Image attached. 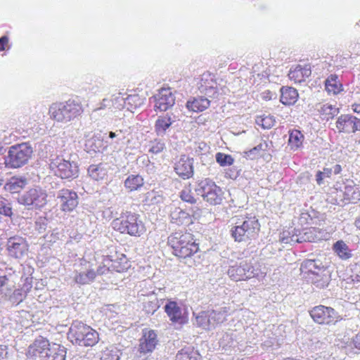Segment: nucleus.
I'll use <instances>...</instances> for the list:
<instances>
[{
	"label": "nucleus",
	"mask_w": 360,
	"mask_h": 360,
	"mask_svg": "<svg viewBox=\"0 0 360 360\" xmlns=\"http://www.w3.org/2000/svg\"><path fill=\"white\" fill-rule=\"evenodd\" d=\"M198 250V245L196 243L188 244L187 246H181L177 249L174 250L175 255L181 257L186 258L196 253Z\"/></svg>",
	"instance_id": "40"
},
{
	"label": "nucleus",
	"mask_w": 360,
	"mask_h": 360,
	"mask_svg": "<svg viewBox=\"0 0 360 360\" xmlns=\"http://www.w3.org/2000/svg\"><path fill=\"white\" fill-rule=\"evenodd\" d=\"M68 336L73 345L81 347H92L98 341V333L79 321H73Z\"/></svg>",
	"instance_id": "4"
},
{
	"label": "nucleus",
	"mask_w": 360,
	"mask_h": 360,
	"mask_svg": "<svg viewBox=\"0 0 360 360\" xmlns=\"http://www.w3.org/2000/svg\"><path fill=\"white\" fill-rule=\"evenodd\" d=\"M18 202L28 209H39L47 203V194L40 188H31L18 198Z\"/></svg>",
	"instance_id": "10"
},
{
	"label": "nucleus",
	"mask_w": 360,
	"mask_h": 360,
	"mask_svg": "<svg viewBox=\"0 0 360 360\" xmlns=\"http://www.w3.org/2000/svg\"><path fill=\"white\" fill-rule=\"evenodd\" d=\"M25 297L26 295L21 289H16L13 291L12 295L9 296L8 299L13 304H19Z\"/></svg>",
	"instance_id": "50"
},
{
	"label": "nucleus",
	"mask_w": 360,
	"mask_h": 360,
	"mask_svg": "<svg viewBox=\"0 0 360 360\" xmlns=\"http://www.w3.org/2000/svg\"><path fill=\"white\" fill-rule=\"evenodd\" d=\"M96 277V273L93 269H89L86 271L80 272L75 275V281L77 283L81 285L89 284L92 282Z\"/></svg>",
	"instance_id": "42"
},
{
	"label": "nucleus",
	"mask_w": 360,
	"mask_h": 360,
	"mask_svg": "<svg viewBox=\"0 0 360 360\" xmlns=\"http://www.w3.org/2000/svg\"><path fill=\"white\" fill-rule=\"evenodd\" d=\"M210 105V101L208 98L199 96L189 100L186 103V108L193 112H202L206 110Z\"/></svg>",
	"instance_id": "26"
},
{
	"label": "nucleus",
	"mask_w": 360,
	"mask_h": 360,
	"mask_svg": "<svg viewBox=\"0 0 360 360\" xmlns=\"http://www.w3.org/2000/svg\"><path fill=\"white\" fill-rule=\"evenodd\" d=\"M168 243L173 250L181 246H187L188 244L195 243L193 241L192 235L189 233L176 232L168 238Z\"/></svg>",
	"instance_id": "19"
},
{
	"label": "nucleus",
	"mask_w": 360,
	"mask_h": 360,
	"mask_svg": "<svg viewBox=\"0 0 360 360\" xmlns=\"http://www.w3.org/2000/svg\"><path fill=\"white\" fill-rule=\"evenodd\" d=\"M6 250L10 257L21 259L27 254L28 245L22 237L13 236L8 239Z\"/></svg>",
	"instance_id": "13"
},
{
	"label": "nucleus",
	"mask_w": 360,
	"mask_h": 360,
	"mask_svg": "<svg viewBox=\"0 0 360 360\" xmlns=\"http://www.w3.org/2000/svg\"><path fill=\"white\" fill-rule=\"evenodd\" d=\"M264 146H266V144L264 143V144L260 143V144L257 145V146H255V148H253L252 149H251L249 151V154H250L249 155L257 153L260 150H264Z\"/></svg>",
	"instance_id": "61"
},
{
	"label": "nucleus",
	"mask_w": 360,
	"mask_h": 360,
	"mask_svg": "<svg viewBox=\"0 0 360 360\" xmlns=\"http://www.w3.org/2000/svg\"><path fill=\"white\" fill-rule=\"evenodd\" d=\"M175 360H202L200 355L193 348L186 347L179 351Z\"/></svg>",
	"instance_id": "37"
},
{
	"label": "nucleus",
	"mask_w": 360,
	"mask_h": 360,
	"mask_svg": "<svg viewBox=\"0 0 360 360\" xmlns=\"http://www.w3.org/2000/svg\"><path fill=\"white\" fill-rule=\"evenodd\" d=\"M332 170L329 169H324L323 172L319 171L316 175V181L319 185H321L325 177H329Z\"/></svg>",
	"instance_id": "55"
},
{
	"label": "nucleus",
	"mask_w": 360,
	"mask_h": 360,
	"mask_svg": "<svg viewBox=\"0 0 360 360\" xmlns=\"http://www.w3.org/2000/svg\"><path fill=\"white\" fill-rule=\"evenodd\" d=\"M105 108H108V109L112 108L111 98H103L102 102L100 104V107L95 109V111L99 110L101 109H105Z\"/></svg>",
	"instance_id": "57"
},
{
	"label": "nucleus",
	"mask_w": 360,
	"mask_h": 360,
	"mask_svg": "<svg viewBox=\"0 0 360 360\" xmlns=\"http://www.w3.org/2000/svg\"><path fill=\"white\" fill-rule=\"evenodd\" d=\"M333 250L342 259H348L352 254L349 246L342 240H338L333 245Z\"/></svg>",
	"instance_id": "33"
},
{
	"label": "nucleus",
	"mask_w": 360,
	"mask_h": 360,
	"mask_svg": "<svg viewBox=\"0 0 360 360\" xmlns=\"http://www.w3.org/2000/svg\"><path fill=\"white\" fill-rule=\"evenodd\" d=\"M322 238L321 233L316 228H310L304 232L299 231V233H294L291 236H285V233H283L281 240L283 243H301L303 242H315L321 240Z\"/></svg>",
	"instance_id": "12"
},
{
	"label": "nucleus",
	"mask_w": 360,
	"mask_h": 360,
	"mask_svg": "<svg viewBox=\"0 0 360 360\" xmlns=\"http://www.w3.org/2000/svg\"><path fill=\"white\" fill-rule=\"evenodd\" d=\"M335 124L339 132L349 134L360 131V120L349 115H340Z\"/></svg>",
	"instance_id": "15"
},
{
	"label": "nucleus",
	"mask_w": 360,
	"mask_h": 360,
	"mask_svg": "<svg viewBox=\"0 0 360 360\" xmlns=\"http://www.w3.org/2000/svg\"><path fill=\"white\" fill-rule=\"evenodd\" d=\"M112 105L114 109L125 108V98L121 93L113 94L111 97Z\"/></svg>",
	"instance_id": "47"
},
{
	"label": "nucleus",
	"mask_w": 360,
	"mask_h": 360,
	"mask_svg": "<svg viewBox=\"0 0 360 360\" xmlns=\"http://www.w3.org/2000/svg\"><path fill=\"white\" fill-rule=\"evenodd\" d=\"M32 287V277H27L25 279V282L23 283V285L22 287L20 288L23 292L25 293V295H27V294L30 292V290H31Z\"/></svg>",
	"instance_id": "56"
},
{
	"label": "nucleus",
	"mask_w": 360,
	"mask_h": 360,
	"mask_svg": "<svg viewBox=\"0 0 360 360\" xmlns=\"http://www.w3.org/2000/svg\"><path fill=\"white\" fill-rule=\"evenodd\" d=\"M108 169L106 164L91 165L88 168V174L92 179L101 181L106 177Z\"/></svg>",
	"instance_id": "25"
},
{
	"label": "nucleus",
	"mask_w": 360,
	"mask_h": 360,
	"mask_svg": "<svg viewBox=\"0 0 360 360\" xmlns=\"http://www.w3.org/2000/svg\"><path fill=\"white\" fill-rule=\"evenodd\" d=\"M211 323L209 311H201L195 316L194 324L202 329L207 330L213 329V325Z\"/></svg>",
	"instance_id": "31"
},
{
	"label": "nucleus",
	"mask_w": 360,
	"mask_h": 360,
	"mask_svg": "<svg viewBox=\"0 0 360 360\" xmlns=\"http://www.w3.org/2000/svg\"><path fill=\"white\" fill-rule=\"evenodd\" d=\"M174 120L171 116L167 114L165 116L159 117L155 124V131L158 136L165 134L167 129L171 126Z\"/></svg>",
	"instance_id": "30"
},
{
	"label": "nucleus",
	"mask_w": 360,
	"mask_h": 360,
	"mask_svg": "<svg viewBox=\"0 0 360 360\" xmlns=\"http://www.w3.org/2000/svg\"><path fill=\"white\" fill-rule=\"evenodd\" d=\"M143 179L140 175H129L124 181L125 187L130 191H136L143 186Z\"/></svg>",
	"instance_id": "35"
},
{
	"label": "nucleus",
	"mask_w": 360,
	"mask_h": 360,
	"mask_svg": "<svg viewBox=\"0 0 360 360\" xmlns=\"http://www.w3.org/2000/svg\"><path fill=\"white\" fill-rule=\"evenodd\" d=\"M316 108L321 115L326 116L327 120L334 117L339 112L338 108L329 103H319Z\"/></svg>",
	"instance_id": "36"
},
{
	"label": "nucleus",
	"mask_w": 360,
	"mask_h": 360,
	"mask_svg": "<svg viewBox=\"0 0 360 360\" xmlns=\"http://www.w3.org/2000/svg\"><path fill=\"white\" fill-rule=\"evenodd\" d=\"M165 309L172 322L182 323L184 317L182 309L179 307L176 302L170 301L165 306Z\"/></svg>",
	"instance_id": "24"
},
{
	"label": "nucleus",
	"mask_w": 360,
	"mask_h": 360,
	"mask_svg": "<svg viewBox=\"0 0 360 360\" xmlns=\"http://www.w3.org/2000/svg\"><path fill=\"white\" fill-rule=\"evenodd\" d=\"M236 334L233 331L227 332L219 340L220 345L225 347H231L234 346Z\"/></svg>",
	"instance_id": "44"
},
{
	"label": "nucleus",
	"mask_w": 360,
	"mask_h": 360,
	"mask_svg": "<svg viewBox=\"0 0 360 360\" xmlns=\"http://www.w3.org/2000/svg\"><path fill=\"white\" fill-rule=\"evenodd\" d=\"M165 148V143L160 140H154L151 141L149 152L153 154H158L162 152Z\"/></svg>",
	"instance_id": "51"
},
{
	"label": "nucleus",
	"mask_w": 360,
	"mask_h": 360,
	"mask_svg": "<svg viewBox=\"0 0 360 360\" xmlns=\"http://www.w3.org/2000/svg\"><path fill=\"white\" fill-rule=\"evenodd\" d=\"M49 161L51 170L61 179H75L78 176V165L75 161L59 155L51 157Z\"/></svg>",
	"instance_id": "8"
},
{
	"label": "nucleus",
	"mask_w": 360,
	"mask_h": 360,
	"mask_svg": "<svg viewBox=\"0 0 360 360\" xmlns=\"http://www.w3.org/2000/svg\"><path fill=\"white\" fill-rule=\"evenodd\" d=\"M351 277L354 281H360V261L350 265Z\"/></svg>",
	"instance_id": "52"
},
{
	"label": "nucleus",
	"mask_w": 360,
	"mask_h": 360,
	"mask_svg": "<svg viewBox=\"0 0 360 360\" xmlns=\"http://www.w3.org/2000/svg\"><path fill=\"white\" fill-rule=\"evenodd\" d=\"M326 89L328 93L336 94L341 91L342 85L338 80V76L330 75L325 82Z\"/></svg>",
	"instance_id": "41"
},
{
	"label": "nucleus",
	"mask_w": 360,
	"mask_h": 360,
	"mask_svg": "<svg viewBox=\"0 0 360 360\" xmlns=\"http://www.w3.org/2000/svg\"><path fill=\"white\" fill-rule=\"evenodd\" d=\"M197 195H200L210 205L221 204L223 191L220 187L210 179L200 181L195 188Z\"/></svg>",
	"instance_id": "9"
},
{
	"label": "nucleus",
	"mask_w": 360,
	"mask_h": 360,
	"mask_svg": "<svg viewBox=\"0 0 360 360\" xmlns=\"http://www.w3.org/2000/svg\"><path fill=\"white\" fill-rule=\"evenodd\" d=\"M91 133H89L85 135L86 139L84 143V150L87 153L99 151L102 146V141L95 136L91 135Z\"/></svg>",
	"instance_id": "32"
},
{
	"label": "nucleus",
	"mask_w": 360,
	"mask_h": 360,
	"mask_svg": "<svg viewBox=\"0 0 360 360\" xmlns=\"http://www.w3.org/2000/svg\"><path fill=\"white\" fill-rule=\"evenodd\" d=\"M27 184V179L25 176H13L6 183L5 188L13 193L20 192Z\"/></svg>",
	"instance_id": "28"
},
{
	"label": "nucleus",
	"mask_w": 360,
	"mask_h": 360,
	"mask_svg": "<svg viewBox=\"0 0 360 360\" xmlns=\"http://www.w3.org/2000/svg\"><path fill=\"white\" fill-rule=\"evenodd\" d=\"M201 91H204L205 95L209 97L216 98L219 95L218 91L217 90L216 83L213 81L211 82L210 85H206L205 84H201L200 85Z\"/></svg>",
	"instance_id": "45"
},
{
	"label": "nucleus",
	"mask_w": 360,
	"mask_h": 360,
	"mask_svg": "<svg viewBox=\"0 0 360 360\" xmlns=\"http://www.w3.org/2000/svg\"><path fill=\"white\" fill-rule=\"evenodd\" d=\"M303 276L316 288L322 289L328 286L330 274L327 267L319 259H305L300 266Z\"/></svg>",
	"instance_id": "2"
},
{
	"label": "nucleus",
	"mask_w": 360,
	"mask_h": 360,
	"mask_svg": "<svg viewBox=\"0 0 360 360\" xmlns=\"http://www.w3.org/2000/svg\"><path fill=\"white\" fill-rule=\"evenodd\" d=\"M209 311L212 321L211 323L213 325V329L215 328L218 325L225 321L229 314L228 308L226 307H221L215 310H210Z\"/></svg>",
	"instance_id": "29"
},
{
	"label": "nucleus",
	"mask_w": 360,
	"mask_h": 360,
	"mask_svg": "<svg viewBox=\"0 0 360 360\" xmlns=\"http://www.w3.org/2000/svg\"><path fill=\"white\" fill-rule=\"evenodd\" d=\"M82 112L83 108L81 103L73 99L52 103L49 109L50 117L62 124H67L74 120Z\"/></svg>",
	"instance_id": "3"
},
{
	"label": "nucleus",
	"mask_w": 360,
	"mask_h": 360,
	"mask_svg": "<svg viewBox=\"0 0 360 360\" xmlns=\"http://www.w3.org/2000/svg\"><path fill=\"white\" fill-rule=\"evenodd\" d=\"M114 229L121 233H127L132 236H140L145 231V226L139 216L134 213H127L112 223Z\"/></svg>",
	"instance_id": "5"
},
{
	"label": "nucleus",
	"mask_w": 360,
	"mask_h": 360,
	"mask_svg": "<svg viewBox=\"0 0 360 360\" xmlns=\"http://www.w3.org/2000/svg\"><path fill=\"white\" fill-rule=\"evenodd\" d=\"M57 199L59 200L61 210L64 212L72 211L79 202L77 193L65 188L58 192Z\"/></svg>",
	"instance_id": "14"
},
{
	"label": "nucleus",
	"mask_w": 360,
	"mask_h": 360,
	"mask_svg": "<svg viewBox=\"0 0 360 360\" xmlns=\"http://www.w3.org/2000/svg\"><path fill=\"white\" fill-rule=\"evenodd\" d=\"M143 308L146 314H153L160 307V302L155 295H152L147 297L143 302Z\"/></svg>",
	"instance_id": "34"
},
{
	"label": "nucleus",
	"mask_w": 360,
	"mask_h": 360,
	"mask_svg": "<svg viewBox=\"0 0 360 360\" xmlns=\"http://www.w3.org/2000/svg\"><path fill=\"white\" fill-rule=\"evenodd\" d=\"M261 125L264 129H270L274 126L276 120L273 116H265L260 119Z\"/></svg>",
	"instance_id": "53"
},
{
	"label": "nucleus",
	"mask_w": 360,
	"mask_h": 360,
	"mask_svg": "<svg viewBox=\"0 0 360 360\" xmlns=\"http://www.w3.org/2000/svg\"><path fill=\"white\" fill-rule=\"evenodd\" d=\"M158 344L157 334L153 330L144 329L143 336L140 339L139 352L140 354L146 356L151 353Z\"/></svg>",
	"instance_id": "16"
},
{
	"label": "nucleus",
	"mask_w": 360,
	"mask_h": 360,
	"mask_svg": "<svg viewBox=\"0 0 360 360\" xmlns=\"http://www.w3.org/2000/svg\"><path fill=\"white\" fill-rule=\"evenodd\" d=\"M216 160L222 167L231 165L233 163V158L230 155L221 153L216 154Z\"/></svg>",
	"instance_id": "48"
},
{
	"label": "nucleus",
	"mask_w": 360,
	"mask_h": 360,
	"mask_svg": "<svg viewBox=\"0 0 360 360\" xmlns=\"http://www.w3.org/2000/svg\"><path fill=\"white\" fill-rule=\"evenodd\" d=\"M171 221L177 225L188 226L193 224V216L188 212L176 207L170 214Z\"/></svg>",
	"instance_id": "23"
},
{
	"label": "nucleus",
	"mask_w": 360,
	"mask_h": 360,
	"mask_svg": "<svg viewBox=\"0 0 360 360\" xmlns=\"http://www.w3.org/2000/svg\"><path fill=\"white\" fill-rule=\"evenodd\" d=\"M260 270L256 262L251 259L236 262L229 266L227 274L231 280L235 281H246L258 276Z\"/></svg>",
	"instance_id": "6"
},
{
	"label": "nucleus",
	"mask_w": 360,
	"mask_h": 360,
	"mask_svg": "<svg viewBox=\"0 0 360 360\" xmlns=\"http://www.w3.org/2000/svg\"><path fill=\"white\" fill-rule=\"evenodd\" d=\"M49 340L43 338L37 339L28 348L27 353L30 356L39 357L41 360L46 354V349L50 347Z\"/></svg>",
	"instance_id": "20"
},
{
	"label": "nucleus",
	"mask_w": 360,
	"mask_h": 360,
	"mask_svg": "<svg viewBox=\"0 0 360 360\" xmlns=\"http://www.w3.org/2000/svg\"><path fill=\"white\" fill-rule=\"evenodd\" d=\"M276 342V338H270L269 340L263 342L262 345L266 348L272 347Z\"/></svg>",
	"instance_id": "62"
},
{
	"label": "nucleus",
	"mask_w": 360,
	"mask_h": 360,
	"mask_svg": "<svg viewBox=\"0 0 360 360\" xmlns=\"http://www.w3.org/2000/svg\"><path fill=\"white\" fill-rule=\"evenodd\" d=\"M354 345L356 348L360 349V333L355 336L354 339Z\"/></svg>",
	"instance_id": "64"
},
{
	"label": "nucleus",
	"mask_w": 360,
	"mask_h": 360,
	"mask_svg": "<svg viewBox=\"0 0 360 360\" xmlns=\"http://www.w3.org/2000/svg\"><path fill=\"white\" fill-rule=\"evenodd\" d=\"M152 98L155 101V108L160 111H166L174 105L175 98L170 89H162Z\"/></svg>",
	"instance_id": "17"
},
{
	"label": "nucleus",
	"mask_w": 360,
	"mask_h": 360,
	"mask_svg": "<svg viewBox=\"0 0 360 360\" xmlns=\"http://www.w3.org/2000/svg\"><path fill=\"white\" fill-rule=\"evenodd\" d=\"M145 98H142L137 94L129 95L125 98V108L129 111L141 107L144 104Z\"/></svg>",
	"instance_id": "38"
},
{
	"label": "nucleus",
	"mask_w": 360,
	"mask_h": 360,
	"mask_svg": "<svg viewBox=\"0 0 360 360\" xmlns=\"http://www.w3.org/2000/svg\"><path fill=\"white\" fill-rule=\"evenodd\" d=\"M181 199L190 204H195L197 199L193 195L191 191L188 188L183 189L180 193Z\"/></svg>",
	"instance_id": "49"
},
{
	"label": "nucleus",
	"mask_w": 360,
	"mask_h": 360,
	"mask_svg": "<svg viewBox=\"0 0 360 360\" xmlns=\"http://www.w3.org/2000/svg\"><path fill=\"white\" fill-rule=\"evenodd\" d=\"M328 346V342H321L319 340H316L312 345V349L315 350L318 349H324Z\"/></svg>",
	"instance_id": "60"
},
{
	"label": "nucleus",
	"mask_w": 360,
	"mask_h": 360,
	"mask_svg": "<svg viewBox=\"0 0 360 360\" xmlns=\"http://www.w3.org/2000/svg\"><path fill=\"white\" fill-rule=\"evenodd\" d=\"M174 171L176 174L184 179H188L193 175V159L186 155H182L175 163Z\"/></svg>",
	"instance_id": "18"
},
{
	"label": "nucleus",
	"mask_w": 360,
	"mask_h": 360,
	"mask_svg": "<svg viewBox=\"0 0 360 360\" xmlns=\"http://www.w3.org/2000/svg\"><path fill=\"white\" fill-rule=\"evenodd\" d=\"M352 52L356 55H360V43H354L350 46Z\"/></svg>",
	"instance_id": "63"
},
{
	"label": "nucleus",
	"mask_w": 360,
	"mask_h": 360,
	"mask_svg": "<svg viewBox=\"0 0 360 360\" xmlns=\"http://www.w3.org/2000/svg\"><path fill=\"white\" fill-rule=\"evenodd\" d=\"M298 98L297 91L289 86H283L281 89V102L285 105H290L294 104Z\"/></svg>",
	"instance_id": "27"
},
{
	"label": "nucleus",
	"mask_w": 360,
	"mask_h": 360,
	"mask_svg": "<svg viewBox=\"0 0 360 360\" xmlns=\"http://www.w3.org/2000/svg\"><path fill=\"white\" fill-rule=\"evenodd\" d=\"M311 68L308 65L304 67L297 65L292 68L288 73L290 79L294 81L295 83H300L305 80L306 78L311 75Z\"/></svg>",
	"instance_id": "21"
},
{
	"label": "nucleus",
	"mask_w": 360,
	"mask_h": 360,
	"mask_svg": "<svg viewBox=\"0 0 360 360\" xmlns=\"http://www.w3.org/2000/svg\"><path fill=\"white\" fill-rule=\"evenodd\" d=\"M0 214H4L6 217H11L12 215V208L8 202L4 205L3 209L0 210Z\"/></svg>",
	"instance_id": "59"
},
{
	"label": "nucleus",
	"mask_w": 360,
	"mask_h": 360,
	"mask_svg": "<svg viewBox=\"0 0 360 360\" xmlns=\"http://www.w3.org/2000/svg\"><path fill=\"white\" fill-rule=\"evenodd\" d=\"M110 262V259H104V264L103 266H100L97 269V274L98 275H103L109 271V267L108 266V264Z\"/></svg>",
	"instance_id": "58"
},
{
	"label": "nucleus",
	"mask_w": 360,
	"mask_h": 360,
	"mask_svg": "<svg viewBox=\"0 0 360 360\" xmlns=\"http://www.w3.org/2000/svg\"><path fill=\"white\" fill-rule=\"evenodd\" d=\"M33 153L28 143L16 144L10 147L4 164L9 168H19L27 164Z\"/></svg>",
	"instance_id": "7"
},
{
	"label": "nucleus",
	"mask_w": 360,
	"mask_h": 360,
	"mask_svg": "<svg viewBox=\"0 0 360 360\" xmlns=\"http://www.w3.org/2000/svg\"><path fill=\"white\" fill-rule=\"evenodd\" d=\"M120 352L116 348H107L103 352L101 360H119Z\"/></svg>",
	"instance_id": "46"
},
{
	"label": "nucleus",
	"mask_w": 360,
	"mask_h": 360,
	"mask_svg": "<svg viewBox=\"0 0 360 360\" xmlns=\"http://www.w3.org/2000/svg\"><path fill=\"white\" fill-rule=\"evenodd\" d=\"M304 136L298 130H292L289 136V144L292 149L299 148L303 142Z\"/></svg>",
	"instance_id": "43"
},
{
	"label": "nucleus",
	"mask_w": 360,
	"mask_h": 360,
	"mask_svg": "<svg viewBox=\"0 0 360 360\" xmlns=\"http://www.w3.org/2000/svg\"><path fill=\"white\" fill-rule=\"evenodd\" d=\"M46 226L47 224L45 218L39 217L36 220L34 228L39 233L44 232Z\"/></svg>",
	"instance_id": "54"
},
{
	"label": "nucleus",
	"mask_w": 360,
	"mask_h": 360,
	"mask_svg": "<svg viewBox=\"0 0 360 360\" xmlns=\"http://www.w3.org/2000/svg\"><path fill=\"white\" fill-rule=\"evenodd\" d=\"M65 356L66 349L65 347L58 344H52L46 349L42 360H65Z\"/></svg>",
	"instance_id": "22"
},
{
	"label": "nucleus",
	"mask_w": 360,
	"mask_h": 360,
	"mask_svg": "<svg viewBox=\"0 0 360 360\" xmlns=\"http://www.w3.org/2000/svg\"><path fill=\"white\" fill-rule=\"evenodd\" d=\"M309 314L312 319L319 324H331L340 319L338 313L334 309L323 305L314 307Z\"/></svg>",
	"instance_id": "11"
},
{
	"label": "nucleus",
	"mask_w": 360,
	"mask_h": 360,
	"mask_svg": "<svg viewBox=\"0 0 360 360\" xmlns=\"http://www.w3.org/2000/svg\"><path fill=\"white\" fill-rule=\"evenodd\" d=\"M231 236L237 242H247L257 238L260 224L255 217L237 215L231 218Z\"/></svg>",
	"instance_id": "1"
},
{
	"label": "nucleus",
	"mask_w": 360,
	"mask_h": 360,
	"mask_svg": "<svg viewBox=\"0 0 360 360\" xmlns=\"http://www.w3.org/2000/svg\"><path fill=\"white\" fill-rule=\"evenodd\" d=\"M18 276L15 274H9L8 275L0 276V290H11L15 287V281Z\"/></svg>",
	"instance_id": "39"
}]
</instances>
